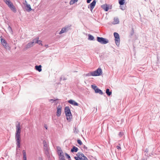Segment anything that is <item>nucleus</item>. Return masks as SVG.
<instances>
[{
  "instance_id": "1",
  "label": "nucleus",
  "mask_w": 160,
  "mask_h": 160,
  "mask_svg": "<svg viewBox=\"0 0 160 160\" xmlns=\"http://www.w3.org/2000/svg\"><path fill=\"white\" fill-rule=\"evenodd\" d=\"M16 132L15 135V139L17 145V149L21 147V128H20V123H18L16 126Z\"/></svg>"
},
{
  "instance_id": "2",
  "label": "nucleus",
  "mask_w": 160,
  "mask_h": 160,
  "mask_svg": "<svg viewBox=\"0 0 160 160\" xmlns=\"http://www.w3.org/2000/svg\"><path fill=\"white\" fill-rule=\"evenodd\" d=\"M41 139L42 141L44 153L48 158H49L50 157L51 153L48 142L46 138L43 139L41 138Z\"/></svg>"
},
{
  "instance_id": "3",
  "label": "nucleus",
  "mask_w": 160,
  "mask_h": 160,
  "mask_svg": "<svg viewBox=\"0 0 160 160\" xmlns=\"http://www.w3.org/2000/svg\"><path fill=\"white\" fill-rule=\"evenodd\" d=\"M39 37H37L36 38L33 40L31 42L28 43L25 46V48L26 49L30 48L33 46L34 43H36L40 44V40H38Z\"/></svg>"
},
{
  "instance_id": "4",
  "label": "nucleus",
  "mask_w": 160,
  "mask_h": 160,
  "mask_svg": "<svg viewBox=\"0 0 160 160\" xmlns=\"http://www.w3.org/2000/svg\"><path fill=\"white\" fill-rule=\"evenodd\" d=\"M65 113L67 117V119L70 122L72 118V115L70 110L68 107H66L65 108Z\"/></svg>"
},
{
  "instance_id": "5",
  "label": "nucleus",
  "mask_w": 160,
  "mask_h": 160,
  "mask_svg": "<svg viewBox=\"0 0 160 160\" xmlns=\"http://www.w3.org/2000/svg\"><path fill=\"white\" fill-rule=\"evenodd\" d=\"M77 157H75L74 158L76 160H88V158L81 152H78L76 154Z\"/></svg>"
},
{
  "instance_id": "6",
  "label": "nucleus",
  "mask_w": 160,
  "mask_h": 160,
  "mask_svg": "<svg viewBox=\"0 0 160 160\" xmlns=\"http://www.w3.org/2000/svg\"><path fill=\"white\" fill-rule=\"evenodd\" d=\"M97 38V41L101 44H106L108 43L109 42V41L108 39L102 37H98Z\"/></svg>"
},
{
  "instance_id": "7",
  "label": "nucleus",
  "mask_w": 160,
  "mask_h": 160,
  "mask_svg": "<svg viewBox=\"0 0 160 160\" xmlns=\"http://www.w3.org/2000/svg\"><path fill=\"white\" fill-rule=\"evenodd\" d=\"M102 69L100 68H98L96 71L92 72V76H99L102 74Z\"/></svg>"
},
{
  "instance_id": "8",
  "label": "nucleus",
  "mask_w": 160,
  "mask_h": 160,
  "mask_svg": "<svg viewBox=\"0 0 160 160\" xmlns=\"http://www.w3.org/2000/svg\"><path fill=\"white\" fill-rule=\"evenodd\" d=\"M114 36L115 38V40L117 46H119L120 44V38L119 34L116 32L114 33Z\"/></svg>"
},
{
  "instance_id": "9",
  "label": "nucleus",
  "mask_w": 160,
  "mask_h": 160,
  "mask_svg": "<svg viewBox=\"0 0 160 160\" xmlns=\"http://www.w3.org/2000/svg\"><path fill=\"white\" fill-rule=\"evenodd\" d=\"M71 25H68L66 26L65 27L62 28L61 30L59 33V34H61L62 33L66 32L70 29Z\"/></svg>"
},
{
  "instance_id": "10",
  "label": "nucleus",
  "mask_w": 160,
  "mask_h": 160,
  "mask_svg": "<svg viewBox=\"0 0 160 160\" xmlns=\"http://www.w3.org/2000/svg\"><path fill=\"white\" fill-rule=\"evenodd\" d=\"M96 3V0H94L91 3L88 5V8H90V9L91 11H92Z\"/></svg>"
},
{
  "instance_id": "11",
  "label": "nucleus",
  "mask_w": 160,
  "mask_h": 160,
  "mask_svg": "<svg viewBox=\"0 0 160 160\" xmlns=\"http://www.w3.org/2000/svg\"><path fill=\"white\" fill-rule=\"evenodd\" d=\"M1 42L2 45L6 48H7L8 47V44L7 42L4 39L1 38Z\"/></svg>"
},
{
  "instance_id": "12",
  "label": "nucleus",
  "mask_w": 160,
  "mask_h": 160,
  "mask_svg": "<svg viewBox=\"0 0 160 160\" xmlns=\"http://www.w3.org/2000/svg\"><path fill=\"white\" fill-rule=\"evenodd\" d=\"M101 7L105 11H108L109 8V6L107 4H103L101 6Z\"/></svg>"
},
{
  "instance_id": "13",
  "label": "nucleus",
  "mask_w": 160,
  "mask_h": 160,
  "mask_svg": "<svg viewBox=\"0 0 160 160\" xmlns=\"http://www.w3.org/2000/svg\"><path fill=\"white\" fill-rule=\"evenodd\" d=\"M68 102L70 104L75 106H78L79 105L78 103L75 102V101L70 99L68 101Z\"/></svg>"
},
{
  "instance_id": "14",
  "label": "nucleus",
  "mask_w": 160,
  "mask_h": 160,
  "mask_svg": "<svg viewBox=\"0 0 160 160\" xmlns=\"http://www.w3.org/2000/svg\"><path fill=\"white\" fill-rule=\"evenodd\" d=\"M57 110L56 115L57 116L59 117L61 114V108L58 107Z\"/></svg>"
},
{
  "instance_id": "15",
  "label": "nucleus",
  "mask_w": 160,
  "mask_h": 160,
  "mask_svg": "<svg viewBox=\"0 0 160 160\" xmlns=\"http://www.w3.org/2000/svg\"><path fill=\"white\" fill-rule=\"evenodd\" d=\"M25 8L26 10L28 12H30L32 10L30 5L28 4H27L26 5Z\"/></svg>"
},
{
  "instance_id": "16",
  "label": "nucleus",
  "mask_w": 160,
  "mask_h": 160,
  "mask_svg": "<svg viewBox=\"0 0 160 160\" xmlns=\"http://www.w3.org/2000/svg\"><path fill=\"white\" fill-rule=\"evenodd\" d=\"M95 92L96 93H98L101 95H102L103 94V93L102 91L98 88L97 89H95Z\"/></svg>"
},
{
  "instance_id": "17",
  "label": "nucleus",
  "mask_w": 160,
  "mask_h": 160,
  "mask_svg": "<svg viewBox=\"0 0 160 160\" xmlns=\"http://www.w3.org/2000/svg\"><path fill=\"white\" fill-rule=\"evenodd\" d=\"M119 21L118 18H115L114 19V22H113V24H117L119 23Z\"/></svg>"
},
{
  "instance_id": "18",
  "label": "nucleus",
  "mask_w": 160,
  "mask_h": 160,
  "mask_svg": "<svg viewBox=\"0 0 160 160\" xmlns=\"http://www.w3.org/2000/svg\"><path fill=\"white\" fill-rule=\"evenodd\" d=\"M78 150V148L77 147L73 146L71 149V152H77Z\"/></svg>"
},
{
  "instance_id": "19",
  "label": "nucleus",
  "mask_w": 160,
  "mask_h": 160,
  "mask_svg": "<svg viewBox=\"0 0 160 160\" xmlns=\"http://www.w3.org/2000/svg\"><path fill=\"white\" fill-rule=\"evenodd\" d=\"M106 93L108 96H110L112 93L111 91H110L108 88H107L106 90Z\"/></svg>"
},
{
  "instance_id": "20",
  "label": "nucleus",
  "mask_w": 160,
  "mask_h": 160,
  "mask_svg": "<svg viewBox=\"0 0 160 160\" xmlns=\"http://www.w3.org/2000/svg\"><path fill=\"white\" fill-rule=\"evenodd\" d=\"M126 0H118L119 4L121 5H123L124 4Z\"/></svg>"
},
{
  "instance_id": "21",
  "label": "nucleus",
  "mask_w": 160,
  "mask_h": 160,
  "mask_svg": "<svg viewBox=\"0 0 160 160\" xmlns=\"http://www.w3.org/2000/svg\"><path fill=\"white\" fill-rule=\"evenodd\" d=\"M22 154L23 155V160H27L26 152L25 150H23L22 151Z\"/></svg>"
},
{
  "instance_id": "22",
  "label": "nucleus",
  "mask_w": 160,
  "mask_h": 160,
  "mask_svg": "<svg viewBox=\"0 0 160 160\" xmlns=\"http://www.w3.org/2000/svg\"><path fill=\"white\" fill-rule=\"evenodd\" d=\"M88 36V40H94V38L93 36L90 34H89Z\"/></svg>"
},
{
  "instance_id": "23",
  "label": "nucleus",
  "mask_w": 160,
  "mask_h": 160,
  "mask_svg": "<svg viewBox=\"0 0 160 160\" xmlns=\"http://www.w3.org/2000/svg\"><path fill=\"white\" fill-rule=\"evenodd\" d=\"M10 8L14 12H16V9L14 5H13V6H12Z\"/></svg>"
},
{
  "instance_id": "24",
  "label": "nucleus",
  "mask_w": 160,
  "mask_h": 160,
  "mask_svg": "<svg viewBox=\"0 0 160 160\" xmlns=\"http://www.w3.org/2000/svg\"><path fill=\"white\" fill-rule=\"evenodd\" d=\"M35 69L40 72V65H36L35 66Z\"/></svg>"
},
{
  "instance_id": "25",
  "label": "nucleus",
  "mask_w": 160,
  "mask_h": 160,
  "mask_svg": "<svg viewBox=\"0 0 160 160\" xmlns=\"http://www.w3.org/2000/svg\"><path fill=\"white\" fill-rule=\"evenodd\" d=\"M78 0H71L69 2L70 5H72L76 2H77Z\"/></svg>"
},
{
  "instance_id": "26",
  "label": "nucleus",
  "mask_w": 160,
  "mask_h": 160,
  "mask_svg": "<svg viewBox=\"0 0 160 160\" xmlns=\"http://www.w3.org/2000/svg\"><path fill=\"white\" fill-rule=\"evenodd\" d=\"M91 87L95 91V89H97L98 88L97 87L94 85H92Z\"/></svg>"
},
{
  "instance_id": "27",
  "label": "nucleus",
  "mask_w": 160,
  "mask_h": 160,
  "mask_svg": "<svg viewBox=\"0 0 160 160\" xmlns=\"http://www.w3.org/2000/svg\"><path fill=\"white\" fill-rule=\"evenodd\" d=\"M59 158L60 160H65L64 156H60Z\"/></svg>"
},
{
  "instance_id": "28",
  "label": "nucleus",
  "mask_w": 160,
  "mask_h": 160,
  "mask_svg": "<svg viewBox=\"0 0 160 160\" xmlns=\"http://www.w3.org/2000/svg\"><path fill=\"white\" fill-rule=\"evenodd\" d=\"M77 142L80 145H81L82 144V141H81V140L80 139H78L77 140Z\"/></svg>"
},
{
  "instance_id": "29",
  "label": "nucleus",
  "mask_w": 160,
  "mask_h": 160,
  "mask_svg": "<svg viewBox=\"0 0 160 160\" xmlns=\"http://www.w3.org/2000/svg\"><path fill=\"white\" fill-rule=\"evenodd\" d=\"M58 154L59 157L64 156L63 152H58Z\"/></svg>"
},
{
  "instance_id": "30",
  "label": "nucleus",
  "mask_w": 160,
  "mask_h": 160,
  "mask_svg": "<svg viewBox=\"0 0 160 160\" xmlns=\"http://www.w3.org/2000/svg\"><path fill=\"white\" fill-rule=\"evenodd\" d=\"M92 76V72H91L89 73H87L86 74V76Z\"/></svg>"
},
{
  "instance_id": "31",
  "label": "nucleus",
  "mask_w": 160,
  "mask_h": 160,
  "mask_svg": "<svg viewBox=\"0 0 160 160\" xmlns=\"http://www.w3.org/2000/svg\"><path fill=\"white\" fill-rule=\"evenodd\" d=\"M134 33V31L133 29V28H132L131 32L130 33V34L131 36H132L133 35Z\"/></svg>"
},
{
  "instance_id": "32",
  "label": "nucleus",
  "mask_w": 160,
  "mask_h": 160,
  "mask_svg": "<svg viewBox=\"0 0 160 160\" xmlns=\"http://www.w3.org/2000/svg\"><path fill=\"white\" fill-rule=\"evenodd\" d=\"M65 155L67 157V158H68V159H70V156L67 153H65Z\"/></svg>"
},
{
  "instance_id": "33",
  "label": "nucleus",
  "mask_w": 160,
  "mask_h": 160,
  "mask_svg": "<svg viewBox=\"0 0 160 160\" xmlns=\"http://www.w3.org/2000/svg\"><path fill=\"white\" fill-rule=\"evenodd\" d=\"M123 134V133L122 132H120L118 134V135L120 137H122Z\"/></svg>"
},
{
  "instance_id": "34",
  "label": "nucleus",
  "mask_w": 160,
  "mask_h": 160,
  "mask_svg": "<svg viewBox=\"0 0 160 160\" xmlns=\"http://www.w3.org/2000/svg\"><path fill=\"white\" fill-rule=\"evenodd\" d=\"M57 152H58V151H60V150H61V148L59 147V146H58L57 147Z\"/></svg>"
},
{
  "instance_id": "35",
  "label": "nucleus",
  "mask_w": 160,
  "mask_h": 160,
  "mask_svg": "<svg viewBox=\"0 0 160 160\" xmlns=\"http://www.w3.org/2000/svg\"><path fill=\"white\" fill-rule=\"evenodd\" d=\"M13 4L12 3H11L10 4L8 5V7L10 8L12 6H13Z\"/></svg>"
},
{
  "instance_id": "36",
  "label": "nucleus",
  "mask_w": 160,
  "mask_h": 160,
  "mask_svg": "<svg viewBox=\"0 0 160 160\" xmlns=\"http://www.w3.org/2000/svg\"><path fill=\"white\" fill-rule=\"evenodd\" d=\"M58 100V99H55V100H53V99H49V102H51L52 101H57V100Z\"/></svg>"
},
{
  "instance_id": "37",
  "label": "nucleus",
  "mask_w": 160,
  "mask_h": 160,
  "mask_svg": "<svg viewBox=\"0 0 160 160\" xmlns=\"http://www.w3.org/2000/svg\"><path fill=\"white\" fill-rule=\"evenodd\" d=\"M83 148L84 149H86V150H88V148L85 145H83Z\"/></svg>"
},
{
  "instance_id": "38",
  "label": "nucleus",
  "mask_w": 160,
  "mask_h": 160,
  "mask_svg": "<svg viewBox=\"0 0 160 160\" xmlns=\"http://www.w3.org/2000/svg\"><path fill=\"white\" fill-rule=\"evenodd\" d=\"M3 1L6 3V4L8 2H9L10 0H3Z\"/></svg>"
},
{
  "instance_id": "39",
  "label": "nucleus",
  "mask_w": 160,
  "mask_h": 160,
  "mask_svg": "<svg viewBox=\"0 0 160 160\" xmlns=\"http://www.w3.org/2000/svg\"><path fill=\"white\" fill-rule=\"evenodd\" d=\"M8 29L9 30V31H12V28L10 26H8Z\"/></svg>"
},
{
  "instance_id": "40",
  "label": "nucleus",
  "mask_w": 160,
  "mask_h": 160,
  "mask_svg": "<svg viewBox=\"0 0 160 160\" xmlns=\"http://www.w3.org/2000/svg\"><path fill=\"white\" fill-rule=\"evenodd\" d=\"M44 47H45L46 48H44V49H42V51H43L44 49H45L46 48H47L48 47V45H45Z\"/></svg>"
},
{
  "instance_id": "41",
  "label": "nucleus",
  "mask_w": 160,
  "mask_h": 160,
  "mask_svg": "<svg viewBox=\"0 0 160 160\" xmlns=\"http://www.w3.org/2000/svg\"><path fill=\"white\" fill-rule=\"evenodd\" d=\"M116 148H117V149L118 150H121V148L118 146H117Z\"/></svg>"
},
{
  "instance_id": "42",
  "label": "nucleus",
  "mask_w": 160,
  "mask_h": 160,
  "mask_svg": "<svg viewBox=\"0 0 160 160\" xmlns=\"http://www.w3.org/2000/svg\"><path fill=\"white\" fill-rule=\"evenodd\" d=\"M12 2H11V1H10L9 2H7V3L6 4L8 5V6Z\"/></svg>"
},
{
  "instance_id": "43",
  "label": "nucleus",
  "mask_w": 160,
  "mask_h": 160,
  "mask_svg": "<svg viewBox=\"0 0 160 160\" xmlns=\"http://www.w3.org/2000/svg\"><path fill=\"white\" fill-rule=\"evenodd\" d=\"M92 0H87V3H90Z\"/></svg>"
},
{
  "instance_id": "44",
  "label": "nucleus",
  "mask_w": 160,
  "mask_h": 160,
  "mask_svg": "<svg viewBox=\"0 0 160 160\" xmlns=\"http://www.w3.org/2000/svg\"><path fill=\"white\" fill-rule=\"evenodd\" d=\"M74 132H75L76 130V128L75 127L74 128ZM76 133H78V132L76 131Z\"/></svg>"
},
{
  "instance_id": "45",
  "label": "nucleus",
  "mask_w": 160,
  "mask_h": 160,
  "mask_svg": "<svg viewBox=\"0 0 160 160\" xmlns=\"http://www.w3.org/2000/svg\"><path fill=\"white\" fill-rule=\"evenodd\" d=\"M63 152L62 150V149H61V150H60V151H58V152Z\"/></svg>"
},
{
  "instance_id": "46",
  "label": "nucleus",
  "mask_w": 160,
  "mask_h": 160,
  "mask_svg": "<svg viewBox=\"0 0 160 160\" xmlns=\"http://www.w3.org/2000/svg\"><path fill=\"white\" fill-rule=\"evenodd\" d=\"M44 127H45V128L46 129H47V128H48V127H47V126L46 125H45V126H44Z\"/></svg>"
},
{
  "instance_id": "47",
  "label": "nucleus",
  "mask_w": 160,
  "mask_h": 160,
  "mask_svg": "<svg viewBox=\"0 0 160 160\" xmlns=\"http://www.w3.org/2000/svg\"><path fill=\"white\" fill-rule=\"evenodd\" d=\"M141 160H145V159H142Z\"/></svg>"
},
{
  "instance_id": "48",
  "label": "nucleus",
  "mask_w": 160,
  "mask_h": 160,
  "mask_svg": "<svg viewBox=\"0 0 160 160\" xmlns=\"http://www.w3.org/2000/svg\"><path fill=\"white\" fill-rule=\"evenodd\" d=\"M41 43H40L41 46H42V43H41Z\"/></svg>"
},
{
  "instance_id": "49",
  "label": "nucleus",
  "mask_w": 160,
  "mask_h": 160,
  "mask_svg": "<svg viewBox=\"0 0 160 160\" xmlns=\"http://www.w3.org/2000/svg\"><path fill=\"white\" fill-rule=\"evenodd\" d=\"M41 67H42V66H41V69H40L41 71H42Z\"/></svg>"
},
{
  "instance_id": "50",
  "label": "nucleus",
  "mask_w": 160,
  "mask_h": 160,
  "mask_svg": "<svg viewBox=\"0 0 160 160\" xmlns=\"http://www.w3.org/2000/svg\"><path fill=\"white\" fill-rule=\"evenodd\" d=\"M66 80V79L65 78H63V80Z\"/></svg>"
},
{
  "instance_id": "51",
  "label": "nucleus",
  "mask_w": 160,
  "mask_h": 160,
  "mask_svg": "<svg viewBox=\"0 0 160 160\" xmlns=\"http://www.w3.org/2000/svg\"><path fill=\"white\" fill-rule=\"evenodd\" d=\"M68 160H71V158L70 159H68Z\"/></svg>"
},
{
  "instance_id": "52",
  "label": "nucleus",
  "mask_w": 160,
  "mask_h": 160,
  "mask_svg": "<svg viewBox=\"0 0 160 160\" xmlns=\"http://www.w3.org/2000/svg\"><path fill=\"white\" fill-rule=\"evenodd\" d=\"M122 8H121V9H122V10H123Z\"/></svg>"
},
{
  "instance_id": "53",
  "label": "nucleus",
  "mask_w": 160,
  "mask_h": 160,
  "mask_svg": "<svg viewBox=\"0 0 160 160\" xmlns=\"http://www.w3.org/2000/svg\"><path fill=\"white\" fill-rule=\"evenodd\" d=\"M122 8H121V9H122V10H123Z\"/></svg>"
},
{
  "instance_id": "54",
  "label": "nucleus",
  "mask_w": 160,
  "mask_h": 160,
  "mask_svg": "<svg viewBox=\"0 0 160 160\" xmlns=\"http://www.w3.org/2000/svg\"><path fill=\"white\" fill-rule=\"evenodd\" d=\"M40 48H41V49H42V48H42V47H40Z\"/></svg>"
},
{
  "instance_id": "55",
  "label": "nucleus",
  "mask_w": 160,
  "mask_h": 160,
  "mask_svg": "<svg viewBox=\"0 0 160 160\" xmlns=\"http://www.w3.org/2000/svg\"><path fill=\"white\" fill-rule=\"evenodd\" d=\"M145 1H146V0H145Z\"/></svg>"
}]
</instances>
